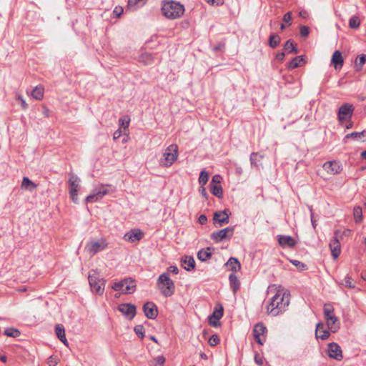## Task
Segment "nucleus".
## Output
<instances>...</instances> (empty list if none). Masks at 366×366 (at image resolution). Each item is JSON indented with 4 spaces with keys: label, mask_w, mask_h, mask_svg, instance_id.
Instances as JSON below:
<instances>
[{
    "label": "nucleus",
    "mask_w": 366,
    "mask_h": 366,
    "mask_svg": "<svg viewBox=\"0 0 366 366\" xmlns=\"http://www.w3.org/2000/svg\"><path fill=\"white\" fill-rule=\"evenodd\" d=\"M284 49L287 51L288 53H294L297 54L299 52L298 49L297 48L296 44L291 39H289L286 41L284 45Z\"/></svg>",
    "instance_id": "nucleus-32"
},
{
    "label": "nucleus",
    "mask_w": 366,
    "mask_h": 366,
    "mask_svg": "<svg viewBox=\"0 0 366 366\" xmlns=\"http://www.w3.org/2000/svg\"><path fill=\"white\" fill-rule=\"evenodd\" d=\"M327 322V325L328 328L333 332H335L336 330L339 328V326L336 325L337 322V318L333 315L330 314L327 316H324Z\"/></svg>",
    "instance_id": "nucleus-22"
},
{
    "label": "nucleus",
    "mask_w": 366,
    "mask_h": 366,
    "mask_svg": "<svg viewBox=\"0 0 366 366\" xmlns=\"http://www.w3.org/2000/svg\"><path fill=\"white\" fill-rule=\"evenodd\" d=\"M330 332L325 329V325L322 322H319L316 325L315 335L317 338H320L322 340H327L330 337Z\"/></svg>",
    "instance_id": "nucleus-21"
},
{
    "label": "nucleus",
    "mask_w": 366,
    "mask_h": 366,
    "mask_svg": "<svg viewBox=\"0 0 366 366\" xmlns=\"http://www.w3.org/2000/svg\"><path fill=\"white\" fill-rule=\"evenodd\" d=\"M4 334L8 337H16L20 335V332L15 328H7Z\"/></svg>",
    "instance_id": "nucleus-43"
},
{
    "label": "nucleus",
    "mask_w": 366,
    "mask_h": 366,
    "mask_svg": "<svg viewBox=\"0 0 366 366\" xmlns=\"http://www.w3.org/2000/svg\"><path fill=\"white\" fill-rule=\"evenodd\" d=\"M281 41V38L276 34H271L269 37V46L271 48H276Z\"/></svg>",
    "instance_id": "nucleus-35"
},
{
    "label": "nucleus",
    "mask_w": 366,
    "mask_h": 366,
    "mask_svg": "<svg viewBox=\"0 0 366 366\" xmlns=\"http://www.w3.org/2000/svg\"><path fill=\"white\" fill-rule=\"evenodd\" d=\"M223 316V307L221 305H218L215 307L212 315L210 316L214 317L215 320H219Z\"/></svg>",
    "instance_id": "nucleus-39"
},
{
    "label": "nucleus",
    "mask_w": 366,
    "mask_h": 366,
    "mask_svg": "<svg viewBox=\"0 0 366 366\" xmlns=\"http://www.w3.org/2000/svg\"><path fill=\"white\" fill-rule=\"evenodd\" d=\"M366 62V54H361L358 56V59L355 61V70L360 71L362 69L363 65Z\"/></svg>",
    "instance_id": "nucleus-38"
},
{
    "label": "nucleus",
    "mask_w": 366,
    "mask_h": 366,
    "mask_svg": "<svg viewBox=\"0 0 366 366\" xmlns=\"http://www.w3.org/2000/svg\"><path fill=\"white\" fill-rule=\"evenodd\" d=\"M209 187L210 192L213 195L218 198H222L223 190L221 184H213V183H209Z\"/></svg>",
    "instance_id": "nucleus-31"
},
{
    "label": "nucleus",
    "mask_w": 366,
    "mask_h": 366,
    "mask_svg": "<svg viewBox=\"0 0 366 366\" xmlns=\"http://www.w3.org/2000/svg\"><path fill=\"white\" fill-rule=\"evenodd\" d=\"M227 212V209H224L223 211H217L214 212L213 215V221L214 224L217 227H221L223 225L229 223V216Z\"/></svg>",
    "instance_id": "nucleus-13"
},
{
    "label": "nucleus",
    "mask_w": 366,
    "mask_h": 366,
    "mask_svg": "<svg viewBox=\"0 0 366 366\" xmlns=\"http://www.w3.org/2000/svg\"><path fill=\"white\" fill-rule=\"evenodd\" d=\"M324 169L330 174H336L342 170L341 164L336 161L327 162L323 164Z\"/></svg>",
    "instance_id": "nucleus-19"
},
{
    "label": "nucleus",
    "mask_w": 366,
    "mask_h": 366,
    "mask_svg": "<svg viewBox=\"0 0 366 366\" xmlns=\"http://www.w3.org/2000/svg\"><path fill=\"white\" fill-rule=\"evenodd\" d=\"M324 316H327L330 314L334 313V308L330 304H325L323 308Z\"/></svg>",
    "instance_id": "nucleus-48"
},
{
    "label": "nucleus",
    "mask_w": 366,
    "mask_h": 366,
    "mask_svg": "<svg viewBox=\"0 0 366 366\" xmlns=\"http://www.w3.org/2000/svg\"><path fill=\"white\" fill-rule=\"evenodd\" d=\"M182 266L187 271L192 270L195 267L194 259L192 256H185L182 260Z\"/></svg>",
    "instance_id": "nucleus-26"
},
{
    "label": "nucleus",
    "mask_w": 366,
    "mask_h": 366,
    "mask_svg": "<svg viewBox=\"0 0 366 366\" xmlns=\"http://www.w3.org/2000/svg\"><path fill=\"white\" fill-rule=\"evenodd\" d=\"M88 280L93 292L99 295L103 293L105 286V282L103 279H100L96 274H90Z\"/></svg>",
    "instance_id": "nucleus-8"
},
{
    "label": "nucleus",
    "mask_w": 366,
    "mask_h": 366,
    "mask_svg": "<svg viewBox=\"0 0 366 366\" xmlns=\"http://www.w3.org/2000/svg\"><path fill=\"white\" fill-rule=\"evenodd\" d=\"M290 262L293 265L297 267L300 271H303L307 269V265L299 260L292 259V260H290Z\"/></svg>",
    "instance_id": "nucleus-45"
},
{
    "label": "nucleus",
    "mask_w": 366,
    "mask_h": 366,
    "mask_svg": "<svg viewBox=\"0 0 366 366\" xmlns=\"http://www.w3.org/2000/svg\"><path fill=\"white\" fill-rule=\"evenodd\" d=\"M345 287L352 289L355 287V285L353 282V280L349 275H347L344 279V282L342 283Z\"/></svg>",
    "instance_id": "nucleus-44"
},
{
    "label": "nucleus",
    "mask_w": 366,
    "mask_h": 366,
    "mask_svg": "<svg viewBox=\"0 0 366 366\" xmlns=\"http://www.w3.org/2000/svg\"><path fill=\"white\" fill-rule=\"evenodd\" d=\"M360 25V20L357 16H352L349 20V26L351 29H357Z\"/></svg>",
    "instance_id": "nucleus-40"
},
{
    "label": "nucleus",
    "mask_w": 366,
    "mask_h": 366,
    "mask_svg": "<svg viewBox=\"0 0 366 366\" xmlns=\"http://www.w3.org/2000/svg\"><path fill=\"white\" fill-rule=\"evenodd\" d=\"M306 63V60L304 56H297L292 59L288 64L287 68L290 69H294L297 67L301 66L302 64Z\"/></svg>",
    "instance_id": "nucleus-24"
},
{
    "label": "nucleus",
    "mask_w": 366,
    "mask_h": 366,
    "mask_svg": "<svg viewBox=\"0 0 366 366\" xmlns=\"http://www.w3.org/2000/svg\"><path fill=\"white\" fill-rule=\"evenodd\" d=\"M340 238H342V234L340 230L335 231L334 237L331 239L329 247L331 250L332 255L334 259L339 257L341 252V246Z\"/></svg>",
    "instance_id": "nucleus-11"
},
{
    "label": "nucleus",
    "mask_w": 366,
    "mask_h": 366,
    "mask_svg": "<svg viewBox=\"0 0 366 366\" xmlns=\"http://www.w3.org/2000/svg\"><path fill=\"white\" fill-rule=\"evenodd\" d=\"M162 15L169 19L180 18L184 13L183 4L174 0H164L161 7Z\"/></svg>",
    "instance_id": "nucleus-2"
},
{
    "label": "nucleus",
    "mask_w": 366,
    "mask_h": 366,
    "mask_svg": "<svg viewBox=\"0 0 366 366\" xmlns=\"http://www.w3.org/2000/svg\"><path fill=\"white\" fill-rule=\"evenodd\" d=\"M107 246V243L104 239L97 241H91L86 244V249L92 254H95L97 252L104 249Z\"/></svg>",
    "instance_id": "nucleus-14"
},
{
    "label": "nucleus",
    "mask_w": 366,
    "mask_h": 366,
    "mask_svg": "<svg viewBox=\"0 0 366 366\" xmlns=\"http://www.w3.org/2000/svg\"><path fill=\"white\" fill-rule=\"evenodd\" d=\"M136 285L132 278H127L124 280L114 282L112 289L115 291L122 292L125 294H132L135 291Z\"/></svg>",
    "instance_id": "nucleus-6"
},
{
    "label": "nucleus",
    "mask_w": 366,
    "mask_h": 366,
    "mask_svg": "<svg viewBox=\"0 0 366 366\" xmlns=\"http://www.w3.org/2000/svg\"><path fill=\"white\" fill-rule=\"evenodd\" d=\"M278 243L282 247H293L296 244V241L293 237L288 235H279Z\"/></svg>",
    "instance_id": "nucleus-20"
},
{
    "label": "nucleus",
    "mask_w": 366,
    "mask_h": 366,
    "mask_svg": "<svg viewBox=\"0 0 366 366\" xmlns=\"http://www.w3.org/2000/svg\"><path fill=\"white\" fill-rule=\"evenodd\" d=\"M154 360L156 362V365L154 366H163L166 359L163 355H159L155 357Z\"/></svg>",
    "instance_id": "nucleus-49"
},
{
    "label": "nucleus",
    "mask_w": 366,
    "mask_h": 366,
    "mask_svg": "<svg viewBox=\"0 0 366 366\" xmlns=\"http://www.w3.org/2000/svg\"><path fill=\"white\" fill-rule=\"evenodd\" d=\"M44 87L41 86H36L31 92V96L37 100H41L44 97Z\"/></svg>",
    "instance_id": "nucleus-34"
},
{
    "label": "nucleus",
    "mask_w": 366,
    "mask_h": 366,
    "mask_svg": "<svg viewBox=\"0 0 366 366\" xmlns=\"http://www.w3.org/2000/svg\"><path fill=\"white\" fill-rule=\"evenodd\" d=\"M114 191V189L111 188V185L101 184L94 189L92 194L86 197V202L91 203L96 202L102 199L105 195L112 193Z\"/></svg>",
    "instance_id": "nucleus-5"
},
{
    "label": "nucleus",
    "mask_w": 366,
    "mask_h": 366,
    "mask_svg": "<svg viewBox=\"0 0 366 366\" xmlns=\"http://www.w3.org/2000/svg\"><path fill=\"white\" fill-rule=\"evenodd\" d=\"M209 179V174L205 170H202L200 172L199 177V183L202 186H204Z\"/></svg>",
    "instance_id": "nucleus-41"
},
{
    "label": "nucleus",
    "mask_w": 366,
    "mask_h": 366,
    "mask_svg": "<svg viewBox=\"0 0 366 366\" xmlns=\"http://www.w3.org/2000/svg\"><path fill=\"white\" fill-rule=\"evenodd\" d=\"M55 332L59 340L65 345L68 346V342L65 335L64 327L62 325H56L55 327Z\"/></svg>",
    "instance_id": "nucleus-25"
},
{
    "label": "nucleus",
    "mask_w": 366,
    "mask_h": 366,
    "mask_svg": "<svg viewBox=\"0 0 366 366\" xmlns=\"http://www.w3.org/2000/svg\"><path fill=\"white\" fill-rule=\"evenodd\" d=\"M200 192L202 194V195L205 197L206 199H207L208 197V194L206 191V189L204 187V186H202V188L200 189Z\"/></svg>",
    "instance_id": "nucleus-64"
},
{
    "label": "nucleus",
    "mask_w": 366,
    "mask_h": 366,
    "mask_svg": "<svg viewBox=\"0 0 366 366\" xmlns=\"http://www.w3.org/2000/svg\"><path fill=\"white\" fill-rule=\"evenodd\" d=\"M16 99L21 102V105L23 109H26L28 107V104H26V101L24 99L22 96L20 94H18L16 96Z\"/></svg>",
    "instance_id": "nucleus-52"
},
{
    "label": "nucleus",
    "mask_w": 366,
    "mask_h": 366,
    "mask_svg": "<svg viewBox=\"0 0 366 366\" xmlns=\"http://www.w3.org/2000/svg\"><path fill=\"white\" fill-rule=\"evenodd\" d=\"M208 343L212 347L217 345L219 343V338L218 335H212L209 337V339L208 340Z\"/></svg>",
    "instance_id": "nucleus-46"
},
{
    "label": "nucleus",
    "mask_w": 366,
    "mask_h": 366,
    "mask_svg": "<svg viewBox=\"0 0 366 366\" xmlns=\"http://www.w3.org/2000/svg\"><path fill=\"white\" fill-rule=\"evenodd\" d=\"M353 215L355 222L360 223L362 220V209L360 206H356L353 209Z\"/></svg>",
    "instance_id": "nucleus-37"
},
{
    "label": "nucleus",
    "mask_w": 366,
    "mask_h": 366,
    "mask_svg": "<svg viewBox=\"0 0 366 366\" xmlns=\"http://www.w3.org/2000/svg\"><path fill=\"white\" fill-rule=\"evenodd\" d=\"M222 179V178L220 175L215 174L212 177V181L210 183H213V184H220Z\"/></svg>",
    "instance_id": "nucleus-51"
},
{
    "label": "nucleus",
    "mask_w": 366,
    "mask_h": 366,
    "mask_svg": "<svg viewBox=\"0 0 366 366\" xmlns=\"http://www.w3.org/2000/svg\"><path fill=\"white\" fill-rule=\"evenodd\" d=\"M143 311H144L145 316L148 319L154 320L158 315L157 307L152 302H147L143 305Z\"/></svg>",
    "instance_id": "nucleus-16"
},
{
    "label": "nucleus",
    "mask_w": 366,
    "mask_h": 366,
    "mask_svg": "<svg viewBox=\"0 0 366 366\" xmlns=\"http://www.w3.org/2000/svg\"><path fill=\"white\" fill-rule=\"evenodd\" d=\"M209 323L212 327H217L219 325L218 320L210 316L209 317Z\"/></svg>",
    "instance_id": "nucleus-56"
},
{
    "label": "nucleus",
    "mask_w": 366,
    "mask_h": 366,
    "mask_svg": "<svg viewBox=\"0 0 366 366\" xmlns=\"http://www.w3.org/2000/svg\"><path fill=\"white\" fill-rule=\"evenodd\" d=\"M178 155V146L175 144H170L167 147L162 158L159 160L160 165L164 167H171L177 159Z\"/></svg>",
    "instance_id": "nucleus-4"
},
{
    "label": "nucleus",
    "mask_w": 366,
    "mask_h": 366,
    "mask_svg": "<svg viewBox=\"0 0 366 366\" xmlns=\"http://www.w3.org/2000/svg\"><path fill=\"white\" fill-rule=\"evenodd\" d=\"M157 286L162 294L167 297H171L174 292V283L168 273H163L159 276L157 280Z\"/></svg>",
    "instance_id": "nucleus-3"
},
{
    "label": "nucleus",
    "mask_w": 366,
    "mask_h": 366,
    "mask_svg": "<svg viewBox=\"0 0 366 366\" xmlns=\"http://www.w3.org/2000/svg\"><path fill=\"white\" fill-rule=\"evenodd\" d=\"M332 63L334 64V66L336 69H341L343 66V58L342 56V54L340 51L336 50L332 56Z\"/></svg>",
    "instance_id": "nucleus-23"
},
{
    "label": "nucleus",
    "mask_w": 366,
    "mask_h": 366,
    "mask_svg": "<svg viewBox=\"0 0 366 366\" xmlns=\"http://www.w3.org/2000/svg\"><path fill=\"white\" fill-rule=\"evenodd\" d=\"M68 184L69 185V194L74 203L78 202V191L79 189V177L73 173H70Z\"/></svg>",
    "instance_id": "nucleus-7"
},
{
    "label": "nucleus",
    "mask_w": 366,
    "mask_h": 366,
    "mask_svg": "<svg viewBox=\"0 0 366 366\" xmlns=\"http://www.w3.org/2000/svg\"><path fill=\"white\" fill-rule=\"evenodd\" d=\"M209 4H211V5H217V6H219V5H222L223 4V1L222 0H205Z\"/></svg>",
    "instance_id": "nucleus-54"
},
{
    "label": "nucleus",
    "mask_w": 366,
    "mask_h": 366,
    "mask_svg": "<svg viewBox=\"0 0 366 366\" xmlns=\"http://www.w3.org/2000/svg\"><path fill=\"white\" fill-rule=\"evenodd\" d=\"M365 132L362 131V132H354L347 134L345 137V140L347 139H350V138H352V139H353L355 140L360 139L362 137L365 136Z\"/></svg>",
    "instance_id": "nucleus-42"
},
{
    "label": "nucleus",
    "mask_w": 366,
    "mask_h": 366,
    "mask_svg": "<svg viewBox=\"0 0 366 366\" xmlns=\"http://www.w3.org/2000/svg\"><path fill=\"white\" fill-rule=\"evenodd\" d=\"M310 217H311L312 225V227L314 229H315L317 227V222H316V220L314 219V213H313L312 207H310Z\"/></svg>",
    "instance_id": "nucleus-53"
},
{
    "label": "nucleus",
    "mask_w": 366,
    "mask_h": 366,
    "mask_svg": "<svg viewBox=\"0 0 366 366\" xmlns=\"http://www.w3.org/2000/svg\"><path fill=\"white\" fill-rule=\"evenodd\" d=\"M134 332L141 339H143L144 337V329L142 325H137L134 327Z\"/></svg>",
    "instance_id": "nucleus-47"
},
{
    "label": "nucleus",
    "mask_w": 366,
    "mask_h": 366,
    "mask_svg": "<svg viewBox=\"0 0 366 366\" xmlns=\"http://www.w3.org/2000/svg\"><path fill=\"white\" fill-rule=\"evenodd\" d=\"M328 355L330 358L339 361L343 358L341 347L335 342H332L328 345Z\"/></svg>",
    "instance_id": "nucleus-17"
},
{
    "label": "nucleus",
    "mask_w": 366,
    "mask_h": 366,
    "mask_svg": "<svg viewBox=\"0 0 366 366\" xmlns=\"http://www.w3.org/2000/svg\"><path fill=\"white\" fill-rule=\"evenodd\" d=\"M267 332V327L263 323L259 322L254 325L253 329V337L259 345H263Z\"/></svg>",
    "instance_id": "nucleus-12"
},
{
    "label": "nucleus",
    "mask_w": 366,
    "mask_h": 366,
    "mask_svg": "<svg viewBox=\"0 0 366 366\" xmlns=\"http://www.w3.org/2000/svg\"><path fill=\"white\" fill-rule=\"evenodd\" d=\"M290 302V294L287 290H280L272 297L267 307V312L272 316H277L284 312Z\"/></svg>",
    "instance_id": "nucleus-1"
},
{
    "label": "nucleus",
    "mask_w": 366,
    "mask_h": 366,
    "mask_svg": "<svg viewBox=\"0 0 366 366\" xmlns=\"http://www.w3.org/2000/svg\"><path fill=\"white\" fill-rule=\"evenodd\" d=\"M254 361L259 365H263V359L259 355L258 353H256L254 355Z\"/></svg>",
    "instance_id": "nucleus-55"
},
{
    "label": "nucleus",
    "mask_w": 366,
    "mask_h": 366,
    "mask_svg": "<svg viewBox=\"0 0 366 366\" xmlns=\"http://www.w3.org/2000/svg\"><path fill=\"white\" fill-rule=\"evenodd\" d=\"M168 269H169V272H170L173 274H177L179 272V269L177 266H170Z\"/></svg>",
    "instance_id": "nucleus-62"
},
{
    "label": "nucleus",
    "mask_w": 366,
    "mask_h": 366,
    "mask_svg": "<svg viewBox=\"0 0 366 366\" xmlns=\"http://www.w3.org/2000/svg\"><path fill=\"white\" fill-rule=\"evenodd\" d=\"M37 185L31 181L28 177H24L22 179L21 187L31 191L36 189Z\"/></svg>",
    "instance_id": "nucleus-36"
},
{
    "label": "nucleus",
    "mask_w": 366,
    "mask_h": 366,
    "mask_svg": "<svg viewBox=\"0 0 366 366\" xmlns=\"http://www.w3.org/2000/svg\"><path fill=\"white\" fill-rule=\"evenodd\" d=\"M144 237V233L139 229H132L124 236V239L129 242H135Z\"/></svg>",
    "instance_id": "nucleus-18"
},
{
    "label": "nucleus",
    "mask_w": 366,
    "mask_h": 366,
    "mask_svg": "<svg viewBox=\"0 0 366 366\" xmlns=\"http://www.w3.org/2000/svg\"><path fill=\"white\" fill-rule=\"evenodd\" d=\"M119 122L120 125L124 127V129L129 127V120L126 121L125 119L121 118L119 119Z\"/></svg>",
    "instance_id": "nucleus-58"
},
{
    "label": "nucleus",
    "mask_w": 366,
    "mask_h": 366,
    "mask_svg": "<svg viewBox=\"0 0 366 366\" xmlns=\"http://www.w3.org/2000/svg\"><path fill=\"white\" fill-rule=\"evenodd\" d=\"M292 20V14L291 12H287L286 13L284 16H283V21L285 22H290V21Z\"/></svg>",
    "instance_id": "nucleus-57"
},
{
    "label": "nucleus",
    "mask_w": 366,
    "mask_h": 366,
    "mask_svg": "<svg viewBox=\"0 0 366 366\" xmlns=\"http://www.w3.org/2000/svg\"><path fill=\"white\" fill-rule=\"evenodd\" d=\"M198 221H199V224H206V222H207V216H206V215H204V214H201V215L199 217Z\"/></svg>",
    "instance_id": "nucleus-59"
},
{
    "label": "nucleus",
    "mask_w": 366,
    "mask_h": 366,
    "mask_svg": "<svg viewBox=\"0 0 366 366\" xmlns=\"http://www.w3.org/2000/svg\"><path fill=\"white\" fill-rule=\"evenodd\" d=\"M123 9L122 7H116L114 10V14L117 15V16H119L122 13Z\"/></svg>",
    "instance_id": "nucleus-63"
},
{
    "label": "nucleus",
    "mask_w": 366,
    "mask_h": 366,
    "mask_svg": "<svg viewBox=\"0 0 366 366\" xmlns=\"http://www.w3.org/2000/svg\"><path fill=\"white\" fill-rule=\"evenodd\" d=\"M121 135H122V131L120 129H119L114 132V133L113 134V139L114 140H117V139H119L121 137Z\"/></svg>",
    "instance_id": "nucleus-61"
},
{
    "label": "nucleus",
    "mask_w": 366,
    "mask_h": 366,
    "mask_svg": "<svg viewBox=\"0 0 366 366\" xmlns=\"http://www.w3.org/2000/svg\"><path fill=\"white\" fill-rule=\"evenodd\" d=\"M354 112L352 104L345 103L342 104L338 110L337 117L340 122L350 121Z\"/></svg>",
    "instance_id": "nucleus-9"
},
{
    "label": "nucleus",
    "mask_w": 366,
    "mask_h": 366,
    "mask_svg": "<svg viewBox=\"0 0 366 366\" xmlns=\"http://www.w3.org/2000/svg\"><path fill=\"white\" fill-rule=\"evenodd\" d=\"M229 285L232 290L235 294L240 287V282L236 274L232 273L229 276Z\"/></svg>",
    "instance_id": "nucleus-27"
},
{
    "label": "nucleus",
    "mask_w": 366,
    "mask_h": 366,
    "mask_svg": "<svg viewBox=\"0 0 366 366\" xmlns=\"http://www.w3.org/2000/svg\"><path fill=\"white\" fill-rule=\"evenodd\" d=\"M139 61L144 65H150L154 63V56L151 53L144 52L139 57Z\"/></svg>",
    "instance_id": "nucleus-28"
},
{
    "label": "nucleus",
    "mask_w": 366,
    "mask_h": 366,
    "mask_svg": "<svg viewBox=\"0 0 366 366\" xmlns=\"http://www.w3.org/2000/svg\"><path fill=\"white\" fill-rule=\"evenodd\" d=\"M232 272H237L241 269V264L239 260L235 257H230L226 263Z\"/></svg>",
    "instance_id": "nucleus-29"
},
{
    "label": "nucleus",
    "mask_w": 366,
    "mask_h": 366,
    "mask_svg": "<svg viewBox=\"0 0 366 366\" xmlns=\"http://www.w3.org/2000/svg\"><path fill=\"white\" fill-rule=\"evenodd\" d=\"M310 31V28L307 26H300V33L302 36L306 37L308 36Z\"/></svg>",
    "instance_id": "nucleus-50"
},
{
    "label": "nucleus",
    "mask_w": 366,
    "mask_h": 366,
    "mask_svg": "<svg viewBox=\"0 0 366 366\" xmlns=\"http://www.w3.org/2000/svg\"><path fill=\"white\" fill-rule=\"evenodd\" d=\"M209 251V247L199 250L197 253L198 259L202 262L207 261L212 256V253Z\"/></svg>",
    "instance_id": "nucleus-33"
},
{
    "label": "nucleus",
    "mask_w": 366,
    "mask_h": 366,
    "mask_svg": "<svg viewBox=\"0 0 366 366\" xmlns=\"http://www.w3.org/2000/svg\"><path fill=\"white\" fill-rule=\"evenodd\" d=\"M234 227H226L211 234V238L215 242H220L224 239H230L234 234Z\"/></svg>",
    "instance_id": "nucleus-10"
},
{
    "label": "nucleus",
    "mask_w": 366,
    "mask_h": 366,
    "mask_svg": "<svg viewBox=\"0 0 366 366\" xmlns=\"http://www.w3.org/2000/svg\"><path fill=\"white\" fill-rule=\"evenodd\" d=\"M118 310L129 320H132L136 315L135 305L129 303L120 304Z\"/></svg>",
    "instance_id": "nucleus-15"
},
{
    "label": "nucleus",
    "mask_w": 366,
    "mask_h": 366,
    "mask_svg": "<svg viewBox=\"0 0 366 366\" xmlns=\"http://www.w3.org/2000/svg\"><path fill=\"white\" fill-rule=\"evenodd\" d=\"M285 54L284 52H279L276 54V59L279 61H282L284 60Z\"/></svg>",
    "instance_id": "nucleus-60"
},
{
    "label": "nucleus",
    "mask_w": 366,
    "mask_h": 366,
    "mask_svg": "<svg viewBox=\"0 0 366 366\" xmlns=\"http://www.w3.org/2000/svg\"><path fill=\"white\" fill-rule=\"evenodd\" d=\"M264 156L262 154H259L257 152H252L250 154V163L252 166L255 167L257 169H259V166H262V164H259V162L263 159Z\"/></svg>",
    "instance_id": "nucleus-30"
}]
</instances>
